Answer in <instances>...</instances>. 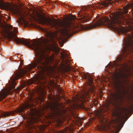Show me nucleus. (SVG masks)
Wrapping results in <instances>:
<instances>
[{
  "label": "nucleus",
  "mask_w": 133,
  "mask_h": 133,
  "mask_svg": "<svg viewBox=\"0 0 133 133\" xmlns=\"http://www.w3.org/2000/svg\"><path fill=\"white\" fill-rule=\"evenodd\" d=\"M1 33L3 37H8L10 39L15 41L18 44L22 43L26 45L31 46L35 52L36 60L32 64L29 65L22 70L16 72L15 75L11 78L6 88L4 89L1 92H12L14 90V86L16 84L15 79H17L22 77L25 74L30 70L32 68L36 66L38 69L39 73L35 79L37 84L42 85L43 82L41 81L46 78L47 75L50 74L49 70L50 68L47 65L48 64L51 63L54 61L55 56H49L47 53L50 51L54 50L56 52L59 51V48L54 46L52 48L49 42L54 43V38L56 36L55 33L52 32L49 29H43L47 38L39 41L34 40L30 41L23 38H19L16 36L18 31L16 28H13L11 25L7 24L4 25L2 24Z\"/></svg>",
  "instance_id": "f257e3e1"
},
{
  "label": "nucleus",
  "mask_w": 133,
  "mask_h": 133,
  "mask_svg": "<svg viewBox=\"0 0 133 133\" xmlns=\"http://www.w3.org/2000/svg\"><path fill=\"white\" fill-rule=\"evenodd\" d=\"M37 19L39 23L43 24L50 25L57 31L60 32L64 36L69 35L71 32L76 31L78 29H82L83 26L79 25H74L66 21H59L56 19L47 18L37 13Z\"/></svg>",
  "instance_id": "f03ea898"
},
{
  "label": "nucleus",
  "mask_w": 133,
  "mask_h": 133,
  "mask_svg": "<svg viewBox=\"0 0 133 133\" xmlns=\"http://www.w3.org/2000/svg\"><path fill=\"white\" fill-rule=\"evenodd\" d=\"M109 17L110 20L107 17L102 18L99 19L95 24L91 26L90 28L103 25L117 30L123 34H125L128 31L126 28L121 26L124 22L123 21L124 19L123 13H112Z\"/></svg>",
  "instance_id": "7ed1b4c3"
},
{
  "label": "nucleus",
  "mask_w": 133,
  "mask_h": 133,
  "mask_svg": "<svg viewBox=\"0 0 133 133\" xmlns=\"http://www.w3.org/2000/svg\"><path fill=\"white\" fill-rule=\"evenodd\" d=\"M0 8L9 10L13 14L19 16V22L24 24L25 26L29 25V22L25 18L26 14L24 11L20 10L18 8L13 6L9 3H4L2 1H0Z\"/></svg>",
  "instance_id": "20e7f679"
},
{
  "label": "nucleus",
  "mask_w": 133,
  "mask_h": 133,
  "mask_svg": "<svg viewBox=\"0 0 133 133\" xmlns=\"http://www.w3.org/2000/svg\"><path fill=\"white\" fill-rule=\"evenodd\" d=\"M93 81L91 78L89 80L88 85L91 87H92V88L88 90L87 91L84 90L79 96H77L75 97V99L73 100V101L75 102L74 105V108L75 109H78L82 107H84V102L88 100V98L90 97L89 94L91 92H93L94 91V88L92 87V83Z\"/></svg>",
  "instance_id": "39448f33"
},
{
  "label": "nucleus",
  "mask_w": 133,
  "mask_h": 133,
  "mask_svg": "<svg viewBox=\"0 0 133 133\" xmlns=\"http://www.w3.org/2000/svg\"><path fill=\"white\" fill-rule=\"evenodd\" d=\"M118 61L117 59L116 61H114L113 62V63L112 64L111 63H110L107 66V68L113 69L114 68V70L117 71L118 69H120L121 67V69L119 71L120 72L119 74L120 75H122V74L125 75L126 74V72H130V69L131 67L130 65H131V66H133V62L131 61H130L129 64H125L124 65L121 66L120 67L118 68V67L121 66L119 63L117 62Z\"/></svg>",
  "instance_id": "423d86ee"
},
{
  "label": "nucleus",
  "mask_w": 133,
  "mask_h": 133,
  "mask_svg": "<svg viewBox=\"0 0 133 133\" xmlns=\"http://www.w3.org/2000/svg\"><path fill=\"white\" fill-rule=\"evenodd\" d=\"M124 42L125 46L123 52L124 54H127L128 52H133V34L127 35Z\"/></svg>",
  "instance_id": "0eeeda50"
},
{
  "label": "nucleus",
  "mask_w": 133,
  "mask_h": 133,
  "mask_svg": "<svg viewBox=\"0 0 133 133\" xmlns=\"http://www.w3.org/2000/svg\"><path fill=\"white\" fill-rule=\"evenodd\" d=\"M37 111L34 109V110L31 112L29 115H28V117L26 118L28 119V121L29 122L27 125V129L30 130V132H31L34 130H36L37 129L32 124L37 121V120L35 116L36 115Z\"/></svg>",
  "instance_id": "6e6552de"
},
{
  "label": "nucleus",
  "mask_w": 133,
  "mask_h": 133,
  "mask_svg": "<svg viewBox=\"0 0 133 133\" xmlns=\"http://www.w3.org/2000/svg\"><path fill=\"white\" fill-rule=\"evenodd\" d=\"M30 107V105L29 103H25V104H23L22 106L18 109L17 111L19 112H22L25 109Z\"/></svg>",
  "instance_id": "1a4fd4ad"
},
{
  "label": "nucleus",
  "mask_w": 133,
  "mask_h": 133,
  "mask_svg": "<svg viewBox=\"0 0 133 133\" xmlns=\"http://www.w3.org/2000/svg\"><path fill=\"white\" fill-rule=\"evenodd\" d=\"M72 128L67 127L65 128V129L63 130L57 132L56 133H69L72 132Z\"/></svg>",
  "instance_id": "9d476101"
},
{
  "label": "nucleus",
  "mask_w": 133,
  "mask_h": 133,
  "mask_svg": "<svg viewBox=\"0 0 133 133\" xmlns=\"http://www.w3.org/2000/svg\"><path fill=\"white\" fill-rule=\"evenodd\" d=\"M1 114V116H9L10 115H14V114L12 112H2Z\"/></svg>",
  "instance_id": "9b49d317"
},
{
  "label": "nucleus",
  "mask_w": 133,
  "mask_h": 133,
  "mask_svg": "<svg viewBox=\"0 0 133 133\" xmlns=\"http://www.w3.org/2000/svg\"><path fill=\"white\" fill-rule=\"evenodd\" d=\"M76 122H78L80 125H81L83 122L82 121V119L79 117H77V119L76 120Z\"/></svg>",
  "instance_id": "f8f14e48"
},
{
  "label": "nucleus",
  "mask_w": 133,
  "mask_h": 133,
  "mask_svg": "<svg viewBox=\"0 0 133 133\" xmlns=\"http://www.w3.org/2000/svg\"><path fill=\"white\" fill-rule=\"evenodd\" d=\"M61 56L63 58L65 57L66 56V54L65 53H62L61 54Z\"/></svg>",
  "instance_id": "ddd939ff"
},
{
  "label": "nucleus",
  "mask_w": 133,
  "mask_h": 133,
  "mask_svg": "<svg viewBox=\"0 0 133 133\" xmlns=\"http://www.w3.org/2000/svg\"><path fill=\"white\" fill-rule=\"evenodd\" d=\"M71 19L73 20V19H75L76 17L74 16L73 15L72 16H71Z\"/></svg>",
  "instance_id": "4468645a"
},
{
  "label": "nucleus",
  "mask_w": 133,
  "mask_h": 133,
  "mask_svg": "<svg viewBox=\"0 0 133 133\" xmlns=\"http://www.w3.org/2000/svg\"><path fill=\"white\" fill-rule=\"evenodd\" d=\"M108 5V3L107 2H105L104 4V6H107Z\"/></svg>",
  "instance_id": "2eb2a0df"
},
{
  "label": "nucleus",
  "mask_w": 133,
  "mask_h": 133,
  "mask_svg": "<svg viewBox=\"0 0 133 133\" xmlns=\"http://www.w3.org/2000/svg\"><path fill=\"white\" fill-rule=\"evenodd\" d=\"M119 131H112L111 133H118Z\"/></svg>",
  "instance_id": "dca6fc26"
},
{
  "label": "nucleus",
  "mask_w": 133,
  "mask_h": 133,
  "mask_svg": "<svg viewBox=\"0 0 133 133\" xmlns=\"http://www.w3.org/2000/svg\"><path fill=\"white\" fill-rule=\"evenodd\" d=\"M127 12L128 11L126 9L124 11H123V13L125 14H127Z\"/></svg>",
  "instance_id": "f3484780"
},
{
  "label": "nucleus",
  "mask_w": 133,
  "mask_h": 133,
  "mask_svg": "<svg viewBox=\"0 0 133 133\" xmlns=\"http://www.w3.org/2000/svg\"><path fill=\"white\" fill-rule=\"evenodd\" d=\"M19 89H19V88L17 89H14V90H15V92H16L18 91V90H19Z\"/></svg>",
  "instance_id": "a211bd4d"
},
{
  "label": "nucleus",
  "mask_w": 133,
  "mask_h": 133,
  "mask_svg": "<svg viewBox=\"0 0 133 133\" xmlns=\"http://www.w3.org/2000/svg\"><path fill=\"white\" fill-rule=\"evenodd\" d=\"M64 43L63 41V42L62 43V44L61 45V46H62L63 45Z\"/></svg>",
  "instance_id": "6ab92c4d"
},
{
  "label": "nucleus",
  "mask_w": 133,
  "mask_h": 133,
  "mask_svg": "<svg viewBox=\"0 0 133 133\" xmlns=\"http://www.w3.org/2000/svg\"><path fill=\"white\" fill-rule=\"evenodd\" d=\"M108 2L109 3L111 1V0H107Z\"/></svg>",
  "instance_id": "aec40b11"
},
{
  "label": "nucleus",
  "mask_w": 133,
  "mask_h": 133,
  "mask_svg": "<svg viewBox=\"0 0 133 133\" xmlns=\"http://www.w3.org/2000/svg\"><path fill=\"white\" fill-rule=\"evenodd\" d=\"M87 76H85V78H87Z\"/></svg>",
  "instance_id": "412c9836"
}]
</instances>
